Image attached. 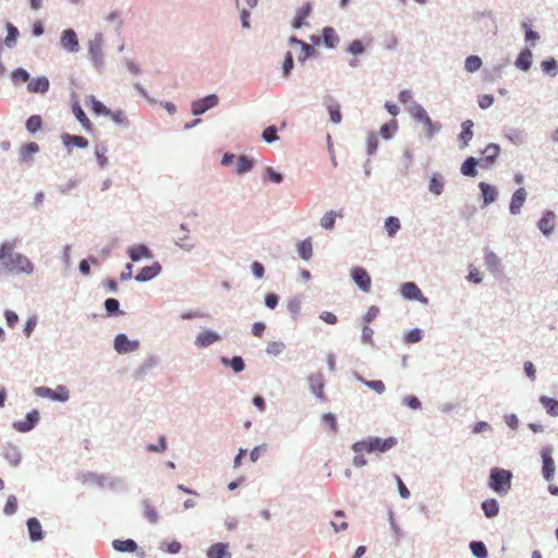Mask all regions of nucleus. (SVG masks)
Returning <instances> with one entry per match:
<instances>
[{
	"label": "nucleus",
	"instance_id": "obj_12",
	"mask_svg": "<svg viewBox=\"0 0 558 558\" xmlns=\"http://www.w3.org/2000/svg\"><path fill=\"white\" fill-rule=\"evenodd\" d=\"M138 348V343L136 341H130L128 337L123 333H120L114 339V349L119 353H128L136 350Z\"/></svg>",
	"mask_w": 558,
	"mask_h": 558
},
{
	"label": "nucleus",
	"instance_id": "obj_36",
	"mask_svg": "<svg viewBox=\"0 0 558 558\" xmlns=\"http://www.w3.org/2000/svg\"><path fill=\"white\" fill-rule=\"evenodd\" d=\"M400 228L401 225L398 218L391 216L386 219L385 229L390 238L395 236Z\"/></svg>",
	"mask_w": 558,
	"mask_h": 558
},
{
	"label": "nucleus",
	"instance_id": "obj_7",
	"mask_svg": "<svg viewBox=\"0 0 558 558\" xmlns=\"http://www.w3.org/2000/svg\"><path fill=\"white\" fill-rule=\"evenodd\" d=\"M218 104V97L216 95H209L202 99H198L192 104V112L195 116H199L208 109L215 107Z\"/></svg>",
	"mask_w": 558,
	"mask_h": 558
},
{
	"label": "nucleus",
	"instance_id": "obj_42",
	"mask_svg": "<svg viewBox=\"0 0 558 558\" xmlns=\"http://www.w3.org/2000/svg\"><path fill=\"white\" fill-rule=\"evenodd\" d=\"M482 66V60L477 56H469L465 59L464 68L468 72L473 73Z\"/></svg>",
	"mask_w": 558,
	"mask_h": 558
},
{
	"label": "nucleus",
	"instance_id": "obj_59",
	"mask_svg": "<svg viewBox=\"0 0 558 558\" xmlns=\"http://www.w3.org/2000/svg\"><path fill=\"white\" fill-rule=\"evenodd\" d=\"M39 149L38 145L36 143H27L21 148V155L26 158L31 156L34 153H37Z\"/></svg>",
	"mask_w": 558,
	"mask_h": 558
},
{
	"label": "nucleus",
	"instance_id": "obj_31",
	"mask_svg": "<svg viewBox=\"0 0 558 558\" xmlns=\"http://www.w3.org/2000/svg\"><path fill=\"white\" fill-rule=\"evenodd\" d=\"M323 39L327 47L335 48L339 43V37L331 27H325L323 31Z\"/></svg>",
	"mask_w": 558,
	"mask_h": 558
},
{
	"label": "nucleus",
	"instance_id": "obj_22",
	"mask_svg": "<svg viewBox=\"0 0 558 558\" xmlns=\"http://www.w3.org/2000/svg\"><path fill=\"white\" fill-rule=\"evenodd\" d=\"M228 545L223 543H217L209 547L207 556L209 558H227L230 554L227 551Z\"/></svg>",
	"mask_w": 558,
	"mask_h": 558
},
{
	"label": "nucleus",
	"instance_id": "obj_20",
	"mask_svg": "<svg viewBox=\"0 0 558 558\" xmlns=\"http://www.w3.org/2000/svg\"><path fill=\"white\" fill-rule=\"evenodd\" d=\"M401 293L405 299L418 300L422 296V292L414 282H405L401 286Z\"/></svg>",
	"mask_w": 558,
	"mask_h": 558
},
{
	"label": "nucleus",
	"instance_id": "obj_52",
	"mask_svg": "<svg viewBox=\"0 0 558 558\" xmlns=\"http://www.w3.org/2000/svg\"><path fill=\"white\" fill-rule=\"evenodd\" d=\"M17 509V500L16 497L11 495L9 496L5 506H4V513L8 515H12L16 512Z\"/></svg>",
	"mask_w": 558,
	"mask_h": 558
},
{
	"label": "nucleus",
	"instance_id": "obj_29",
	"mask_svg": "<svg viewBox=\"0 0 558 558\" xmlns=\"http://www.w3.org/2000/svg\"><path fill=\"white\" fill-rule=\"evenodd\" d=\"M298 253L304 260H308L312 257L313 246L311 239L303 240L298 244Z\"/></svg>",
	"mask_w": 558,
	"mask_h": 558
},
{
	"label": "nucleus",
	"instance_id": "obj_4",
	"mask_svg": "<svg viewBox=\"0 0 558 558\" xmlns=\"http://www.w3.org/2000/svg\"><path fill=\"white\" fill-rule=\"evenodd\" d=\"M35 395L41 398H49L54 401H66L69 399V390L64 386H58L56 389L48 387H36Z\"/></svg>",
	"mask_w": 558,
	"mask_h": 558
},
{
	"label": "nucleus",
	"instance_id": "obj_8",
	"mask_svg": "<svg viewBox=\"0 0 558 558\" xmlns=\"http://www.w3.org/2000/svg\"><path fill=\"white\" fill-rule=\"evenodd\" d=\"M352 278L354 282L360 287L364 292H368L371 290V277L367 271L362 267H354L352 269Z\"/></svg>",
	"mask_w": 558,
	"mask_h": 558
},
{
	"label": "nucleus",
	"instance_id": "obj_2",
	"mask_svg": "<svg viewBox=\"0 0 558 558\" xmlns=\"http://www.w3.org/2000/svg\"><path fill=\"white\" fill-rule=\"evenodd\" d=\"M511 473L504 469H493L489 476V487L496 493L504 495L511 486Z\"/></svg>",
	"mask_w": 558,
	"mask_h": 558
},
{
	"label": "nucleus",
	"instance_id": "obj_1",
	"mask_svg": "<svg viewBox=\"0 0 558 558\" xmlns=\"http://www.w3.org/2000/svg\"><path fill=\"white\" fill-rule=\"evenodd\" d=\"M397 438L388 437L381 439L379 437H369L367 439L353 444L352 450L355 453H371L374 451L385 452L397 445Z\"/></svg>",
	"mask_w": 558,
	"mask_h": 558
},
{
	"label": "nucleus",
	"instance_id": "obj_28",
	"mask_svg": "<svg viewBox=\"0 0 558 558\" xmlns=\"http://www.w3.org/2000/svg\"><path fill=\"white\" fill-rule=\"evenodd\" d=\"M88 52L94 63L99 65L102 60L101 43L99 40L90 41Z\"/></svg>",
	"mask_w": 558,
	"mask_h": 558
},
{
	"label": "nucleus",
	"instance_id": "obj_41",
	"mask_svg": "<svg viewBox=\"0 0 558 558\" xmlns=\"http://www.w3.org/2000/svg\"><path fill=\"white\" fill-rule=\"evenodd\" d=\"M253 168V161L248 159L246 156H240L236 163V173L243 174L248 172Z\"/></svg>",
	"mask_w": 558,
	"mask_h": 558
},
{
	"label": "nucleus",
	"instance_id": "obj_49",
	"mask_svg": "<svg viewBox=\"0 0 558 558\" xmlns=\"http://www.w3.org/2000/svg\"><path fill=\"white\" fill-rule=\"evenodd\" d=\"M322 420L329 427L331 433L336 434L338 432L337 420L333 414L326 413L323 415Z\"/></svg>",
	"mask_w": 558,
	"mask_h": 558
},
{
	"label": "nucleus",
	"instance_id": "obj_35",
	"mask_svg": "<svg viewBox=\"0 0 558 558\" xmlns=\"http://www.w3.org/2000/svg\"><path fill=\"white\" fill-rule=\"evenodd\" d=\"M87 104L90 106V109L96 114H104V116L110 114V110L102 102L97 100L94 96H89Z\"/></svg>",
	"mask_w": 558,
	"mask_h": 558
},
{
	"label": "nucleus",
	"instance_id": "obj_23",
	"mask_svg": "<svg viewBox=\"0 0 558 558\" xmlns=\"http://www.w3.org/2000/svg\"><path fill=\"white\" fill-rule=\"evenodd\" d=\"M62 142L68 147L75 145L80 148H86L88 146V141L80 135L64 134L62 135Z\"/></svg>",
	"mask_w": 558,
	"mask_h": 558
},
{
	"label": "nucleus",
	"instance_id": "obj_62",
	"mask_svg": "<svg viewBox=\"0 0 558 558\" xmlns=\"http://www.w3.org/2000/svg\"><path fill=\"white\" fill-rule=\"evenodd\" d=\"M105 307L108 314L112 315L119 312V302L116 299H107Z\"/></svg>",
	"mask_w": 558,
	"mask_h": 558
},
{
	"label": "nucleus",
	"instance_id": "obj_56",
	"mask_svg": "<svg viewBox=\"0 0 558 558\" xmlns=\"http://www.w3.org/2000/svg\"><path fill=\"white\" fill-rule=\"evenodd\" d=\"M263 138L267 143H271V142L276 141L278 138L276 126L271 125V126L266 128L263 132Z\"/></svg>",
	"mask_w": 558,
	"mask_h": 558
},
{
	"label": "nucleus",
	"instance_id": "obj_10",
	"mask_svg": "<svg viewBox=\"0 0 558 558\" xmlns=\"http://www.w3.org/2000/svg\"><path fill=\"white\" fill-rule=\"evenodd\" d=\"M308 385L311 391L320 400H325V384L324 376L322 373H315L308 376Z\"/></svg>",
	"mask_w": 558,
	"mask_h": 558
},
{
	"label": "nucleus",
	"instance_id": "obj_54",
	"mask_svg": "<svg viewBox=\"0 0 558 558\" xmlns=\"http://www.w3.org/2000/svg\"><path fill=\"white\" fill-rule=\"evenodd\" d=\"M328 111H329V116H330V120L333 122V123H340L341 122V113H340V106L339 105H330L328 107Z\"/></svg>",
	"mask_w": 558,
	"mask_h": 558
},
{
	"label": "nucleus",
	"instance_id": "obj_51",
	"mask_svg": "<svg viewBox=\"0 0 558 558\" xmlns=\"http://www.w3.org/2000/svg\"><path fill=\"white\" fill-rule=\"evenodd\" d=\"M12 80L16 83H25L29 80V74L24 69H16L12 73Z\"/></svg>",
	"mask_w": 558,
	"mask_h": 558
},
{
	"label": "nucleus",
	"instance_id": "obj_46",
	"mask_svg": "<svg viewBox=\"0 0 558 558\" xmlns=\"http://www.w3.org/2000/svg\"><path fill=\"white\" fill-rule=\"evenodd\" d=\"M26 129L31 133H35L41 129V118L39 116H32L26 121Z\"/></svg>",
	"mask_w": 558,
	"mask_h": 558
},
{
	"label": "nucleus",
	"instance_id": "obj_39",
	"mask_svg": "<svg viewBox=\"0 0 558 558\" xmlns=\"http://www.w3.org/2000/svg\"><path fill=\"white\" fill-rule=\"evenodd\" d=\"M473 122L471 120H466L462 123V132L460 133V140L463 142V145L466 146L473 136L472 132Z\"/></svg>",
	"mask_w": 558,
	"mask_h": 558
},
{
	"label": "nucleus",
	"instance_id": "obj_47",
	"mask_svg": "<svg viewBox=\"0 0 558 558\" xmlns=\"http://www.w3.org/2000/svg\"><path fill=\"white\" fill-rule=\"evenodd\" d=\"M411 113L415 120L422 123L424 120H427L428 118L426 110L421 105H414L411 108Z\"/></svg>",
	"mask_w": 558,
	"mask_h": 558
},
{
	"label": "nucleus",
	"instance_id": "obj_53",
	"mask_svg": "<svg viewBox=\"0 0 558 558\" xmlns=\"http://www.w3.org/2000/svg\"><path fill=\"white\" fill-rule=\"evenodd\" d=\"M485 263H486L487 267L490 268L492 270H497L499 267V264H500L499 258L493 252H489L486 254Z\"/></svg>",
	"mask_w": 558,
	"mask_h": 558
},
{
	"label": "nucleus",
	"instance_id": "obj_33",
	"mask_svg": "<svg viewBox=\"0 0 558 558\" xmlns=\"http://www.w3.org/2000/svg\"><path fill=\"white\" fill-rule=\"evenodd\" d=\"M499 151L500 148L497 144H488L483 150L485 161H487L488 163H493L498 157Z\"/></svg>",
	"mask_w": 558,
	"mask_h": 558
},
{
	"label": "nucleus",
	"instance_id": "obj_19",
	"mask_svg": "<svg viewBox=\"0 0 558 558\" xmlns=\"http://www.w3.org/2000/svg\"><path fill=\"white\" fill-rule=\"evenodd\" d=\"M27 527L29 532V537L33 542H37L43 539L44 534L41 530L40 522L36 518H31L27 520Z\"/></svg>",
	"mask_w": 558,
	"mask_h": 558
},
{
	"label": "nucleus",
	"instance_id": "obj_17",
	"mask_svg": "<svg viewBox=\"0 0 558 558\" xmlns=\"http://www.w3.org/2000/svg\"><path fill=\"white\" fill-rule=\"evenodd\" d=\"M161 270V267L158 263L153 264L151 266H146L141 269V271L136 275L135 280L137 281H148L155 278Z\"/></svg>",
	"mask_w": 558,
	"mask_h": 558
},
{
	"label": "nucleus",
	"instance_id": "obj_32",
	"mask_svg": "<svg viewBox=\"0 0 558 558\" xmlns=\"http://www.w3.org/2000/svg\"><path fill=\"white\" fill-rule=\"evenodd\" d=\"M331 526L333 527L335 532L338 533L340 531H344L348 529V522L344 520V513L343 511H336L335 512V519L331 521Z\"/></svg>",
	"mask_w": 558,
	"mask_h": 558
},
{
	"label": "nucleus",
	"instance_id": "obj_30",
	"mask_svg": "<svg viewBox=\"0 0 558 558\" xmlns=\"http://www.w3.org/2000/svg\"><path fill=\"white\" fill-rule=\"evenodd\" d=\"M543 407L546 409V412L551 416H558V401L550 398L543 396L539 399Z\"/></svg>",
	"mask_w": 558,
	"mask_h": 558
},
{
	"label": "nucleus",
	"instance_id": "obj_16",
	"mask_svg": "<svg viewBox=\"0 0 558 558\" xmlns=\"http://www.w3.org/2000/svg\"><path fill=\"white\" fill-rule=\"evenodd\" d=\"M49 81L45 76H39L31 81L27 85V89L29 93H39L45 94L49 89Z\"/></svg>",
	"mask_w": 558,
	"mask_h": 558
},
{
	"label": "nucleus",
	"instance_id": "obj_63",
	"mask_svg": "<svg viewBox=\"0 0 558 558\" xmlns=\"http://www.w3.org/2000/svg\"><path fill=\"white\" fill-rule=\"evenodd\" d=\"M293 57L291 52H288L282 66L284 76H288L290 74L291 70L293 69Z\"/></svg>",
	"mask_w": 558,
	"mask_h": 558
},
{
	"label": "nucleus",
	"instance_id": "obj_44",
	"mask_svg": "<svg viewBox=\"0 0 558 558\" xmlns=\"http://www.w3.org/2000/svg\"><path fill=\"white\" fill-rule=\"evenodd\" d=\"M423 125L425 135L429 138L433 137L441 128L439 123H434L429 117L427 120L423 121Z\"/></svg>",
	"mask_w": 558,
	"mask_h": 558
},
{
	"label": "nucleus",
	"instance_id": "obj_55",
	"mask_svg": "<svg viewBox=\"0 0 558 558\" xmlns=\"http://www.w3.org/2000/svg\"><path fill=\"white\" fill-rule=\"evenodd\" d=\"M144 515L150 523H156L158 520V513L156 509L148 504L145 505Z\"/></svg>",
	"mask_w": 558,
	"mask_h": 558
},
{
	"label": "nucleus",
	"instance_id": "obj_38",
	"mask_svg": "<svg viewBox=\"0 0 558 558\" xmlns=\"http://www.w3.org/2000/svg\"><path fill=\"white\" fill-rule=\"evenodd\" d=\"M477 161L474 157H469L461 167V172L466 177H475L476 175V167Z\"/></svg>",
	"mask_w": 558,
	"mask_h": 558
},
{
	"label": "nucleus",
	"instance_id": "obj_43",
	"mask_svg": "<svg viewBox=\"0 0 558 558\" xmlns=\"http://www.w3.org/2000/svg\"><path fill=\"white\" fill-rule=\"evenodd\" d=\"M470 549L477 558H487V549L482 542H471Z\"/></svg>",
	"mask_w": 558,
	"mask_h": 558
},
{
	"label": "nucleus",
	"instance_id": "obj_6",
	"mask_svg": "<svg viewBox=\"0 0 558 558\" xmlns=\"http://www.w3.org/2000/svg\"><path fill=\"white\" fill-rule=\"evenodd\" d=\"M39 421V412L33 410L29 412L23 421L14 422L13 427L21 433L32 430Z\"/></svg>",
	"mask_w": 558,
	"mask_h": 558
},
{
	"label": "nucleus",
	"instance_id": "obj_40",
	"mask_svg": "<svg viewBox=\"0 0 558 558\" xmlns=\"http://www.w3.org/2000/svg\"><path fill=\"white\" fill-rule=\"evenodd\" d=\"M7 31H8V34H7V37L4 39V43L5 45L9 47V48H12L13 46H15L16 44V40H17V36H19V31L17 28L12 25L11 23H8L7 25Z\"/></svg>",
	"mask_w": 558,
	"mask_h": 558
},
{
	"label": "nucleus",
	"instance_id": "obj_11",
	"mask_svg": "<svg viewBox=\"0 0 558 558\" xmlns=\"http://www.w3.org/2000/svg\"><path fill=\"white\" fill-rule=\"evenodd\" d=\"M61 45L64 49L76 52L80 48L77 36L73 29H65L61 35Z\"/></svg>",
	"mask_w": 558,
	"mask_h": 558
},
{
	"label": "nucleus",
	"instance_id": "obj_25",
	"mask_svg": "<svg viewBox=\"0 0 558 558\" xmlns=\"http://www.w3.org/2000/svg\"><path fill=\"white\" fill-rule=\"evenodd\" d=\"M482 509L487 518H494L499 512V505L496 499L489 498L482 502Z\"/></svg>",
	"mask_w": 558,
	"mask_h": 558
},
{
	"label": "nucleus",
	"instance_id": "obj_27",
	"mask_svg": "<svg viewBox=\"0 0 558 558\" xmlns=\"http://www.w3.org/2000/svg\"><path fill=\"white\" fill-rule=\"evenodd\" d=\"M129 255L133 262H137L150 257V252L145 245H136L129 250Z\"/></svg>",
	"mask_w": 558,
	"mask_h": 558
},
{
	"label": "nucleus",
	"instance_id": "obj_48",
	"mask_svg": "<svg viewBox=\"0 0 558 558\" xmlns=\"http://www.w3.org/2000/svg\"><path fill=\"white\" fill-rule=\"evenodd\" d=\"M542 70L553 76L557 73V62L554 59L545 60L541 63Z\"/></svg>",
	"mask_w": 558,
	"mask_h": 558
},
{
	"label": "nucleus",
	"instance_id": "obj_37",
	"mask_svg": "<svg viewBox=\"0 0 558 558\" xmlns=\"http://www.w3.org/2000/svg\"><path fill=\"white\" fill-rule=\"evenodd\" d=\"M14 245L10 242L0 245V263L3 266L4 262L10 260L15 254L13 253Z\"/></svg>",
	"mask_w": 558,
	"mask_h": 558
},
{
	"label": "nucleus",
	"instance_id": "obj_14",
	"mask_svg": "<svg viewBox=\"0 0 558 558\" xmlns=\"http://www.w3.org/2000/svg\"><path fill=\"white\" fill-rule=\"evenodd\" d=\"M537 227L543 234L549 235L555 229V214L547 210L539 219Z\"/></svg>",
	"mask_w": 558,
	"mask_h": 558
},
{
	"label": "nucleus",
	"instance_id": "obj_21",
	"mask_svg": "<svg viewBox=\"0 0 558 558\" xmlns=\"http://www.w3.org/2000/svg\"><path fill=\"white\" fill-rule=\"evenodd\" d=\"M72 112L86 131H92L93 125L80 104H73Z\"/></svg>",
	"mask_w": 558,
	"mask_h": 558
},
{
	"label": "nucleus",
	"instance_id": "obj_5",
	"mask_svg": "<svg viewBox=\"0 0 558 558\" xmlns=\"http://www.w3.org/2000/svg\"><path fill=\"white\" fill-rule=\"evenodd\" d=\"M312 11H313L312 2L307 1V2L303 3L295 12V15L291 23L292 27L294 29H299V28L307 25L306 19L312 14Z\"/></svg>",
	"mask_w": 558,
	"mask_h": 558
},
{
	"label": "nucleus",
	"instance_id": "obj_9",
	"mask_svg": "<svg viewBox=\"0 0 558 558\" xmlns=\"http://www.w3.org/2000/svg\"><path fill=\"white\" fill-rule=\"evenodd\" d=\"M551 451L550 447H544L542 449L543 475L547 481H550L555 473V463L551 458Z\"/></svg>",
	"mask_w": 558,
	"mask_h": 558
},
{
	"label": "nucleus",
	"instance_id": "obj_34",
	"mask_svg": "<svg viewBox=\"0 0 558 558\" xmlns=\"http://www.w3.org/2000/svg\"><path fill=\"white\" fill-rule=\"evenodd\" d=\"M342 217V213H336L333 210H330L328 213H326L322 219H320V225L323 228H325L326 230H331L335 226V221H336V217Z\"/></svg>",
	"mask_w": 558,
	"mask_h": 558
},
{
	"label": "nucleus",
	"instance_id": "obj_24",
	"mask_svg": "<svg viewBox=\"0 0 558 558\" xmlns=\"http://www.w3.org/2000/svg\"><path fill=\"white\" fill-rule=\"evenodd\" d=\"M532 64V52L529 49L521 51L515 60V65L523 70L527 71Z\"/></svg>",
	"mask_w": 558,
	"mask_h": 558
},
{
	"label": "nucleus",
	"instance_id": "obj_60",
	"mask_svg": "<svg viewBox=\"0 0 558 558\" xmlns=\"http://www.w3.org/2000/svg\"><path fill=\"white\" fill-rule=\"evenodd\" d=\"M283 348H284V344L282 342L272 341V342L268 343L267 352L269 354L278 355L279 353L282 352Z\"/></svg>",
	"mask_w": 558,
	"mask_h": 558
},
{
	"label": "nucleus",
	"instance_id": "obj_26",
	"mask_svg": "<svg viewBox=\"0 0 558 558\" xmlns=\"http://www.w3.org/2000/svg\"><path fill=\"white\" fill-rule=\"evenodd\" d=\"M112 546L118 551H130L133 553L137 549V544L133 539H114Z\"/></svg>",
	"mask_w": 558,
	"mask_h": 558
},
{
	"label": "nucleus",
	"instance_id": "obj_50",
	"mask_svg": "<svg viewBox=\"0 0 558 558\" xmlns=\"http://www.w3.org/2000/svg\"><path fill=\"white\" fill-rule=\"evenodd\" d=\"M364 385L373 389L377 393H383L386 389L385 384L381 380H365L360 378Z\"/></svg>",
	"mask_w": 558,
	"mask_h": 558
},
{
	"label": "nucleus",
	"instance_id": "obj_18",
	"mask_svg": "<svg viewBox=\"0 0 558 558\" xmlns=\"http://www.w3.org/2000/svg\"><path fill=\"white\" fill-rule=\"evenodd\" d=\"M478 186L483 195L484 205H488L496 201L498 192L495 186L485 182H481Z\"/></svg>",
	"mask_w": 558,
	"mask_h": 558
},
{
	"label": "nucleus",
	"instance_id": "obj_58",
	"mask_svg": "<svg viewBox=\"0 0 558 558\" xmlns=\"http://www.w3.org/2000/svg\"><path fill=\"white\" fill-rule=\"evenodd\" d=\"M229 365L235 373L242 372L245 367L244 361L241 356H233L229 362Z\"/></svg>",
	"mask_w": 558,
	"mask_h": 558
},
{
	"label": "nucleus",
	"instance_id": "obj_15",
	"mask_svg": "<svg viewBox=\"0 0 558 558\" xmlns=\"http://www.w3.org/2000/svg\"><path fill=\"white\" fill-rule=\"evenodd\" d=\"M525 198H526V192L523 187H520L518 189L512 197H511V202H510V213L512 215H518L525 202Z\"/></svg>",
	"mask_w": 558,
	"mask_h": 558
},
{
	"label": "nucleus",
	"instance_id": "obj_13",
	"mask_svg": "<svg viewBox=\"0 0 558 558\" xmlns=\"http://www.w3.org/2000/svg\"><path fill=\"white\" fill-rule=\"evenodd\" d=\"M220 339V336L211 330H204L198 333L195 339V345L198 348H205L214 344Z\"/></svg>",
	"mask_w": 558,
	"mask_h": 558
},
{
	"label": "nucleus",
	"instance_id": "obj_64",
	"mask_svg": "<svg viewBox=\"0 0 558 558\" xmlns=\"http://www.w3.org/2000/svg\"><path fill=\"white\" fill-rule=\"evenodd\" d=\"M403 403L413 410H417L421 408V401L415 396H407L403 399Z\"/></svg>",
	"mask_w": 558,
	"mask_h": 558
},
{
	"label": "nucleus",
	"instance_id": "obj_3",
	"mask_svg": "<svg viewBox=\"0 0 558 558\" xmlns=\"http://www.w3.org/2000/svg\"><path fill=\"white\" fill-rule=\"evenodd\" d=\"M3 267L8 271L16 274H32L34 269V266L31 263V260L22 254H15L10 260L4 262Z\"/></svg>",
	"mask_w": 558,
	"mask_h": 558
},
{
	"label": "nucleus",
	"instance_id": "obj_61",
	"mask_svg": "<svg viewBox=\"0 0 558 558\" xmlns=\"http://www.w3.org/2000/svg\"><path fill=\"white\" fill-rule=\"evenodd\" d=\"M364 50V45L361 40H353L348 48V51L352 54H361Z\"/></svg>",
	"mask_w": 558,
	"mask_h": 558
},
{
	"label": "nucleus",
	"instance_id": "obj_57",
	"mask_svg": "<svg viewBox=\"0 0 558 558\" xmlns=\"http://www.w3.org/2000/svg\"><path fill=\"white\" fill-rule=\"evenodd\" d=\"M422 339V331L420 329L410 330L405 336L404 340L407 343H415Z\"/></svg>",
	"mask_w": 558,
	"mask_h": 558
},
{
	"label": "nucleus",
	"instance_id": "obj_45",
	"mask_svg": "<svg viewBox=\"0 0 558 558\" xmlns=\"http://www.w3.org/2000/svg\"><path fill=\"white\" fill-rule=\"evenodd\" d=\"M444 189V180L440 175H434L429 181V191L436 195L441 194Z\"/></svg>",
	"mask_w": 558,
	"mask_h": 558
}]
</instances>
